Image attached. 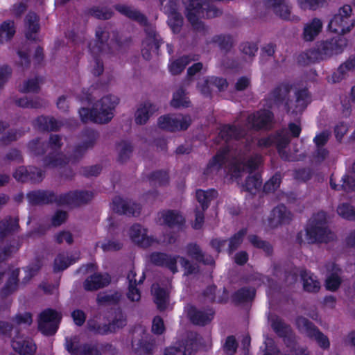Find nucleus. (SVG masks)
Here are the masks:
<instances>
[{"label":"nucleus","mask_w":355,"mask_h":355,"mask_svg":"<svg viewBox=\"0 0 355 355\" xmlns=\"http://www.w3.org/2000/svg\"><path fill=\"white\" fill-rule=\"evenodd\" d=\"M196 87L202 96L211 98L214 89L222 91V78L214 76L205 77L197 83Z\"/></svg>","instance_id":"6ab92c4d"},{"label":"nucleus","mask_w":355,"mask_h":355,"mask_svg":"<svg viewBox=\"0 0 355 355\" xmlns=\"http://www.w3.org/2000/svg\"><path fill=\"white\" fill-rule=\"evenodd\" d=\"M353 172H347L341 180V184H335L334 179L331 178L330 184L332 189L336 190L343 189L347 192L353 191L355 189V163L352 167Z\"/></svg>","instance_id":"e433bc0d"},{"label":"nucleus","mask_w":355,"mask_h":355,"mask_svg":"<svg viewBox=\"0 0 355 355\" xmlns=\"http://www.w3.org/2000/svg\"><path fill=\"white\" fill-rule=\"evenodd\" d=\"M217 196L218 191L214 189L196 190V198L200 204L201 210H200L198 207L195 209V222L192 225L193 229H201L205 220L204 212L208 209L210 202L216 198Z\"/></svg>","instance_id":"0eeeda50"},{"label":"nucleus","mask_w":355,"mask_h":355,"mask_svg":"<svg viewBox=\"0 0 355 355\" xmlns=\"http://www.w3.org/2000/svg\"><path fill=\"white\" fill-rule=\"evenodd\" d=\"M190 101L186 96L185 90L183 87H180L175 92L173 93V98L171 101V105L175 108L189 107L190 105Z\"/></svg>","instance_id":"a18cd8bd"},{"label":"nucleus","mask_w":355,"mask_h":355,"mask_svg":"<svg viewBox=\"0 0 355 355\" xmlns=\"http://www.w3.org/2000/svg\"><path fill=\"white\" fill-rule=\"evenodd\" d=\"M266 5L271 8L275 13L284 19H290L291 7L284 0H265Z\"/></svg>","instance_id":"f704fd0d"},{"label":"nucleus","mask_w":355,"mask_h":355,"mask_svg":"<svg viewBox=\"0 0 355 355\" xmlns=\"http://www.w3.org/2000/svg\"><path fill=\"white\" fill-rule=\"evenodd\" d=\"M15 104L23 108H40L44 107L46 102L38 97L28 98L27 97L19 98L15 100Z\"/></svg>","instance_id":"49530a36"},{"label":"nucleus","mask_w":355,"mask_h":355,"mask_svg":"<svg viewBox=\"0 0 355 355\" xmlns=\"http://www.w3.org/2000/svg\"><path fill=\"white\" fill-rule=\"evenodd\" d=\"M355 69V55L351 57L344 64H341L338 71L331 76V81L334 83L339 82L343 77L344 73L347 71Z\"/></svg>","instance_id":"3c124183"},{"label":"nucleus","mask_w":355,"mask_h":355,"mask_svg":"<svg viewBox=\"0 0 355 355\" xmlns=\"http://www.w3.org/2000/svg\"><path fill=\"white\" fill-rule=\"evenodd\" d=\"M159 220H162L159 224L167 226L169 228L177 227L182 229L185 225V218L181 214L180 211L175 209H164L159 214Z\"/></svg>","instance_id":"f3484780"},{"label":"nucleus","mask_w":355,"mask_h":355,"mask_svg":"<svg viewBox=\"0 0 355 355\" xmlns=\"http://www.w3.org/2000/svg\"><path fill=\"white\" fill-rule=\"evenodd\" d=\"M154 302L160 311H165L167 308L169 294L166 288L157 286L153 291Z\"/></svg>","instance_id":"a19ab883"},{"label":"nucleus","mask_w":355,"mask_h":355,"mask_svg":"<svg viewBox=\"0 0 355 355\" xmlns=\"http://www.w3.org/2000/svg\"><path fill=\"white\" fill-rule=\"evenodd\" d=\"M94 198L92 191L74 190L59 195V203L61 206L69 205L79 207L90 202Z\"/></svg>","instance_id":"9b49d317"},{"label":"nucleus","mask_w":355,"mask_h":355,"mask_svg":"<svg viewBox=\"0 0 355 355\" xmlns=\"http://www.w3.org/2000/svg\"><path fill=\"white\" fill-rule=\"evenodd\" d=\"M76 262L71 257H66L63 253L58 254L53 261V272L63 271Z\"/></svg>","instance_id":"8fccbe9b"},{"label":"nucleus","mask_w":355,"mask_h":355,"mask_svg":"<svg viewBox=\"0 0 355 355\" xmlns=\"http://www.w3.org/2000/svg\"><path fill=\"white\" fill-rule=\"evenodd\" d=\"M261 163V157L256 155L245 164H236L234 165L231 168V175L233 178H237L245 171L252 172L253 170L256 169Z\"/></svg>","instance_id":"a878e982"},{"label":"nucleus","mask_w":355,"mask_h":355,"mask_svg":"<svg viewBox=\"0 0 355 355\" xmlns=\"http://www.w3.org/2000/svg\"><path fill=\"white\" fill-rule=\"evenodd\" d=\"M19 273L20 270L18 268L10 272L4 286L0 290V297L2 300L7 298L17 291L19 285Z\"/></svg>","instance_id":"5701e85b"},{"label":"nucleus","mask_w":355,"mask_h":355,"mask_svg":"<svg viewBox=\"0 0 355 355\" xmlns=\"http://www.w3.org/2000/svg\"><path fill=\"white\" fill-rule=\"evenodd\" d=\"M24 132L20 130H10L8 132L2 136L0 139L1 144L3 146H7L12 141H16L19 137H21Z\"/></svg>","instance_id":"338daca9"},{"label":"nucleus","mask_w":355,"mask_h":355,"mask_svg":"<svg viewBox=\"0 0 355 355\" xmlns=\"http://www.w3.org/2000/svg\"><path fill=\"white\" fill-rule=\"evenodd\" d=\"M299 329L311 338H314L318 343L323 348L329 347L327 338L318 331L306 318H300L297 320Z\"/></svg>","instance_id":"a211bd4d"},{"label":"nucleus","mask_w":355,"mask_h":355,"mask_svg":"<svg viewBox=\"0 0 355 355\" xmlns=\"http://www.w3.org/2000/svg\"><path fill=\"white\" fill-rule=\"evenodd\" d=\"M13 349L21 355H31L35 353L36 346L31 340L17 337L12 340Z\"/></svg>","instance_id":"72a5a7b5"},{"label":"nucleus","mask_w":355,"mask_h":355,"mask_svg":"<svg viewBox=\"0 0 355 355\" xmlns=\"http://www.w3.org/2000/svg\"><path fill=\"white\" fill-rule=\"evenodd\" d=\"M101 313H96L90 317L87 322V329L96 335H109L107 321H104Z\"/></svg>","instance_id":"393cba45"},{"label":"nucleus","mask_w":355,"mask_h":355,"mask_svg":"<svg viewBox=\"0 0 355 355\" xmlns=\"http://www.w3.org/2000/svg\"><path fill=\"white\" fill-rule=\"evenodd\" d=\"M289 138L284 131L281 132L277 137H268L261 139L258 144L261 147H268L272 144H275L279 151L282 153V149L288 144Z\"/></svg>","instance_id":"2f4dec72"},{"label":"nucleus","mask_w":355,"mask_h":355,"mask_svg":"<svg viewBox=\"0 0 355 355\" xmlns=\"http://www.w3.org/2000/svg\"><path fill=\"white\" fill-rule=\"evenodd\" d=\"M222 168V148H219L216 154L209 160L205 169L204 170L203 175L206 179L212 176L214 173H217Z\"/></svg>","instance_id":"ea45409f"},{"label":"nucleus","mask_w":355,"mask_h":355,"mask_svg":"<svg viewBox=\"0 0 355 355\" xmlns=\"http://www.w3.org/2000/svg\"><path fill=\"white\" fill-rule=\"evenodd\" d=\"M304 288L309 292H315L320 288V283L316 277L311 273L304 272L302 274Z\"/></svg>","instance_id":"603ef678"},{"label":"nucleus","mask_w":355,"mask_h":355,"mask_svg":"<svg viewBox=\"0 0 355 355\" xmlns=\"http://www.w3.org/2000/svg\"><path fill=\"white\" fill-rule=\"evenodd\" d=\"M309 103V94L306 90L300 91L297 94V99L294 107H291L293 113L302 112Z\"/></svg>","instance_id":"6e6d98bb"},{"label":"nucleus","mask_w":355,"mask_h":355,"mask_svg":"<svg viewBox=\"0 0 355 355\" xmlns=\"http://www.w3.org/2000/svg\"><path fill=\"white\" fill-rule=\"evenodd\" d=\"M290 219L291 213L284 205H280L272 211L269 216V224L272 227H274L288 222Z\"/></svg>","instance_id":"7c9ffc66"},{"label":"nucleus","mask_w":355,"mask_h":355,"mask_svg":"<svg viewBox=\"0 0 355 355\" xmlns=\"http://www.w3.org/2000/svg\"><path fill=\"white\" fill-rule=\"evenodd\" d=\"M61 316L55 309L48 308L42 311L38 318V329L44 335H54L59 327Z\"/></svg>","instance_id":"1a4fd4ad"},{"label":"nucleus","mask_w":355,"mask_h":355,"mask_svg":"<svg viewBox=\"0 0 355 355\" xmlns=\"http://www.w3.org/2000/svg\"><path fill=\"white\" fill-rule=\"evenodd\" d=\"M15 34V27L13 21H4L0 25V44L10 40Z\"/></svg>","instance_id":"c03bdc74"},{"label":"nucleus","mask_w":355,"mask_h":355,"mask_svg":"<svg viewBox=\"0 0 355 355\" xmlns=\"http://www.w3.org/2000/svg\"><path fill=\"white\" fill-rule=\"evenodd\" d=\"M88 13L98 19H109L113 15V12L110 8L93 7L88 10Z\"/></svg>","instance_id":"13d9d810"},{"label":"nucleus","mask_w":355,"mask_h":355,"mask_svg":"<svg viewBox=\"0 0 355 355\" xmlns=\"http://www.w3.org/2000/svg\"><path fill=\"white\" fill-rule=\"evenodd\" d=\"M192 122L189 115H182L180 118L166 114L158 118L157 123L160 129L171 132L186 130Z\"/></svg>","instance_id":"9d476101"},{"label":"nucleus","mask_w":355,"mask_h":355,"mask_svg":"<svg viewBox=\"0 0 355 355\" xmlns=\"http://www.w3.org/2000/svg\"><path fill=\"white\" fill-rule=\"evenodd\" d=\"M44 177V171L35 166L28 167V182H40Z\"/></svg>","instance_id":"052dcab7"},{"label":"nucleus","mask_w":355,"mask_h":355,"mask_svg":"<svg viewBox=\"0 0 355 355\" xmlns=\"http://www.w3.org/2000/svg\"><path fill=\"white\" fill-rule=\"evenodd\" d=\"M80 137L83 139V141L74 147L71 155L67 156L69 163L73 164L78 163L87 150L94 146L98 139L99 134L92 128H85L81 131Z\"/></svg>","instance_id":"39448f33"},{"label":"nucleus","mask_w":355,"mask_h":355,"mask_svg":"<svg viewBox=\"0 0 355 355\" xmlns=\"http://www.w3.org/2000/svg\"><path fill=\"white\" fill-rule=\"evenodd\" d=\"M19 228V220L17 218H12L10 216H8L3 219L1 220L0 243L3 242L6 236L17 231Z\"/></svg>","instance_id":"c756f323"},{"label":"nucleus","mask_w":355,"mask_h":355,"mask_svg":"<svg viewBox=\"0 0 355 355\" xmlns=\"http://www.w3.org/2000/svg\"><path fill=\"white\" fill-rule=\"evenodd\" d=\"M121 299V294L118 291H110L99 293L96 302L101 305H116Z\"/></svg>","instance_id":"79ce46f5"},{"label":"nucleus","mask_w":355,"mask_h":355,"mask_svg":"<svg viewBox=\"0 0 355 355\" xmlns=\"http://www.w3.org/2000/svg\"><path fill=\"white\" fill-rule=\"evenodd\" d=\"M26 197L31 205H43L55 203L58 206H61V204L59 203V196H57L53 191L42 189L34 190L28 192Z\"/></svg>","instance_id":"ddd939ff"},{"label":"nucleus","mask_w":355,"mask_h":355,"mask_svg":"<svg viewBox=\"0 0 355 355\" xmlns=\"http://www.w3.org/2000/svg\"><path fill=\"white\" fill-rule=\"evenodd\" d=\"M40 89L39 85V78L35 77L24 82V86L19 89L21 93H38Z\"/></svg>","instance_id":"bf43d9fd"},{"label":"nucleus","mask_w":355,"mask_h":355,"mask_svg":"<svg viewBox=\"0 0 355 355\" xmlns=\"http://www.w3.org/2000/svg\"><path fill=\"white\" fill-rule=\"evenodd\" d=\"M111 208L116 214L128 216H139L142 209L139 203L130 200H125L120 196L113 198Z\"/></svg>","instance_id":"f8f14e48"},{"label":"nucleus","mask_w":355,"mask_h":355,"mask_svg":"<svg viewBox=\"0 0 355 355\" xmlns=\"http://www.w3.org/2000/svg\"><path fill=\"white\" fill-rule=\"evenodd\" d=\"M114 8L123 15L144 27L146 37L143 42L144 48L141 49L143 58L150 60L152 51L158 55L160 46L164 42L155 28L149 24L148 17L139 10L128 6L117 4L114 6Z\"/></svg>","instance_id":"f257e3e1"},{"label":"nucleus","mask_w":355,"mask_h":355,"mask_svg":"<svg viewBox=\"0 0 355 355\" xmlns=\"http://www.w3.org/2000/svg\"><path fill=\"white\" fill-rule=\"evenodd\" d=\"M351 14L352 8L348 5L339 9L329 24V31L339 35L349 32L355 24Z\"/></svg>","instance_id":"423d86ee"},{"label":"nucleus","mask_w":355,"mask_h":355,"mask_svg":"<svg viewBox=\"0 0 355 355\" xmlns=\"http://www.w3.org/2000/svg\"><path fill=\"white\" fill-rule=\"evenodd\" d=\"M179 255H171L162 252H153L149 255V260L154 266L166 268L173 274L178 272L177 262Z\"/></svg>","instance_id":"dca6fc26"},{"label":"nucleus","mask_w":355,"mask_h":355,"mask_svg":"<svg viewBox=\"0 0 355 355\" xmlns=\"http://www.w3.org/2000/svg\"><path fill=\"white\" fill-rule=\"evenodd\" d=\"M110 283V278L107 275L95 272L87 277L83 282V288L86 291H95L107 286Z\"/></svg>","instance_id":"4be33fe9"},{"label":"nucleus","mask_w":355,"mask_h":355,"mask_svg":"<svg viewBox=\"0 0 355 355\" xmlns=\"http://www.w3.org/2000/svg\"><path fill=\"white\" fill-rule=\"evenodd\" d=\"M261 185V181L257 174L250 175L248 178L243 187L250 193L255 192Z\"/></svg>","instance_id":"0e129e2a"},{"label":"nucleus","mask_w":355,"mask_h":355,"mask_svg":"<svg viewBox=\"0 0 355 355\" xmlns=\"http://www.w3.org/2000/svg\"><path fill=\"white\" fill-rule=\"evenodd\" d=\"M42 162L45 168L64 166L69 163L67 156L62 153L55 154L51 152L43 157Z\"/></svg>","instance_id":"4c0bfd02"},{"label":"nucleus","mask_w":355,"mask_h":355,"mask_svg":"<svg viewBox=\"0 0 355 355\" xmlns=\"http://www.w3.org/2000/svg\"><path fill=\"white\" fill-rule=\"evenodd\" d=\"M25 37L28 40L36 42L37 33L40 30V18L35 12H30L25 17Z\"/></svg>","instance_id":"b1692460"},{"label":"nucleus","mask_w":355,"mask_h":355,"mask_svg":"<svg viewBox=\"0 0 355 355\" xmlns=\"http://www.w3.org/2000/svg\"><path fill=\"white\" fill-rule=\"evenodd\" d=\"M28 148L33 155L42 156L48 149V144L46 141H41L40 138H35L28 142Z\"/></svg>","instance_id":"de8ad7c7"},{"label":"nucleus","mask_w":355,"mask_h":355,"mask_svg":"<svg viewBox=\"0 0 355 355\" xmlns=\"http://www.w3.org/2000/svg\"><path fill=\"white\" fill-rule=\"evenodd\" d=\"M21 248L19 241H13L0 247V263L6 261L13 253L17 252Z\"/></svg>","instance_id":"864d4df0"},{"label":"nucleus","mask_w":355,"mask_h":355,"mask_svg":"<svg viewBox=\"0 0 355 355\" xmlns=\"http://www.w3.org/2000/svg\"><path fill=\"white\" fill-rule=\"evenodd\" d=\"M318 220L317 218L313 219L304 234L301 233L302 242H327L333 238L332 234L324 226L325 214L321 212L318 214Z\"/></svg>","instance_id":"20e7f679"},{"label":"nucleus","mask_w":355,"mask_h":355,"mask_svg":"<svg viewBox=\"0 0 355 355\" xmlns=\"http://www.w3.org/2000/svg\"><path fill=\"white\" fill-rule=\"evenodd\" d=\"M157 110L156 106L150 103L145 102L140 105L135 114V123L138 125H144L150 116Z\"/></svg>","instance_id":"c85d7f7f"},{"label":"nucleus","mask_w":355,"mask_h":355,"mask_svg":"<svg viewBox=\"0 0 355 355\" xmlns=\"http://www.w3.org/2000/svg\"><path fill=\"white\" fill-rule=\"evenodd\" d=\"M129 234L131 240L142 248H148L153 243V239L147 236V230L140 224H133L130 228Z\"/></svg>","instance_id":"412c9836"},{"label":"nucleus","mask_w":355,"mask_h":355,"mask_svg":"<svg viewBox=\"0 0 355 355\" xmlns=\"http://www.w3.org/2000/svg\"><path fill=\"white\" fill-rule=\"evenodd\" d=\"M338 214L344 218L355 220V209L348 204L343 203L337 209Z\"/></svg>","instance_id":"69168bd1"},{"label":"nucleus","mask_w":355,"mask_h":355,"mask_svg":"<svg viewBox=\"0 0 355 355\" xmlns=\"http://www.w3.org/2000/svg\"><path fill=\"white\" fill-rule=\"evenodd\" d=\"M103 319L107 321L110 334L116 333L124 328L128 323L127 315L120 307L114 309L108 315H103Z\"/></svg>","instance_id":"2eb2a0df"},{"label":"nucleus","mask_w":355,"mask_h":355,"mask_svg":"<svg viewBox=\"0 0 355 355\" xmlns=\"http://www.w3.org/2000/svg\"><path fill=\"white\" fill-rule=\"evenodd\" d=\"M160 10L168 15V24L172 32L178 34L181 31L184 19L178 12L179 0H159Z\"/></svg>","instance_id":"6e6552de"},{"label":"nucleus","mask_w":355,"mask_h":355,"mask_svg":"<svg viewBox=\"0 0 355 355\" xmlns=\"http://www.w3.org/2000/svg\"><path fill=\"white\" fill-rule=\"evenodd\" d=\"M148 179L152 186H166L169 182L168 173L164 170L153 171L148 175Z\"/></svg>","instance_id":"37998d69"},{"label":"nucleus","mask_w":355,"mask_h":355,"mask_svg":"<svg viewBox=\"0 0 355 355\" xmlns=\"http://www.w3.org/2000/svg\"><path fill=\"white\" fill-rule=\"evenodd\" d=\"M272 120V115L270 112L263 110L250 115L248 121L252 128H267Z\"/></svg>","instance_id":"cd10ccee"},{"label":"nucleus","mask_w":355,"mask_h":355,"mask_svg":"<svg viewBox=\"0 0 355 355\" xmlns=\"http://www.w3.org/2000/svg\"><path fill=\"white\" fill-rule=\"evenodd\" d=\"M40 131H57L60 125L53 117L40 116L33 123Z\"/></svg>","instance_id":"c9c22d12"},{"label":"nucleus","mask_w":355,"mask_h":355,"mask_svg":"<svg viewBox=\"0 0 355 355\" xmlns=\"http://www.w3.org/2000/svg\"><path fill=\"white\" fill-rule=\"evenodd\" d=\"M345 45L346 42L343 39H339L338 40H332L330 42L320 44L318 46V51L321 54L322 58H323V56H329L340 53Z\"/></svg>","instance_id":"bb28decb"},{"label":"nucleus","mask_w":355,"mask_h":355,"mask_svg":"<svg viewBox=\"0 0 355 355\" xmlns=\"http://www.w3.org/2000/svg\"><path fill=\"white\" fill-rule=\"evenodd\" d=\"M117 147H120L118 161L120 163L127 162L132 153L133 147L130 142L122 140L117 144Z\"/></svg>","instance_id":"5fc2aeb1"},{"label":"nucleus","mask_w":355,"mask_h":355,"mask_svg":"<svg viewBox=\"0 0 355 355\" xmlns=\"http://www.w3.org/2000/svg\"><path fill=\"white\" fill-rule=\"evenodd\" d=\"M119 99L117 96L109 94L102 97L95 103L92 107H81L78 110L83 123L92 121L96 123L105 124L114 117V111Z\"/></svg>","instance_id":"f03ea898"},{"label":"nucleus","mask_w":355,"mask_h":355,"mask_svg":"<svg viewBox=\"0 0 355 355\" xmlns=\"http://www.w3.org/2000/svg\"><path fill=\"white\" fill-rule=\"evenodd\" d=\"M95 40L88 44L90 53L92 55L94 60V65L92 73L94 76H100L104 71V65L100 54L103 53H110L112 47L109 43L110 35L105 26H99L96 28Z\"/></svg>","instance_id":"7ed1b4c3"},{"label":"nucleus","mask_w":355,"mask_h":355,"mask_svg":"<svg viewBox=\"0 0 355 355\" xmlns=\"http://www.w3.org/2000/svg\"><path fill=\"white\" fill-rule=\"evenodd\" d=\"M324 0H297L299 8L303 10H315L324 4Z\"/></svg>","instance_id":"e2e57ef3"},{"label":"nucleus","mask_w":355,"mask_h":355,"mask_svg":"<svg viewBox=\"0 0 355 355\" xmlns=\"http://www.w3.org/2000/svg\"><path fill=\"white\" fill-rule=\"evenodd\" d=\"M135 352L140 355H152L155 345V341L151 336H145L132 343Z\"/></svg>","instance_id":"473e14b6"},{"label":"nucleus","mask_w":355,"mask_h":355,"mask_svg":"<svg viewBox=\"0 0 355 355\" xmlns=\"http://www.w3.org/2000/svg\"><path fill=\"white\" fill-rule=\"evenodd\" d=\"M164 355H187V347L180 342L175 346L166 347L164 350Z\"/></svg>","instance_id":"774afa93"},{"label":"nucleus","mask_w":355,"mask_h":355,"mask_svg":"<svg viewBox=\"0 0 355 355\" xmlns=\"http://www.w3.org/2000/svg\"><path fill=\"white\" fill-rule=\"evenodd\" d=\"M332 272L329 275L326 280V287L328 290L335 291L336 290L340 284V269L336 266L332 265Z\"/></svg>","instance_id":"4d7b16f0"},{"label":"nucleus","mask_w":355,"mask_h":355,"mask_svg":"<svg viewBox=\"0 0 355 355\" xmlns=\"http://www.w3.org/2000/svg\"><path fill=\"white\" fill-rule=\"evenodd\" d=\"M191 59L189 55H183L173 61L168 67L172 75L180 74L189 64Z\"/></svg>","instance_id":"09e8293b"},{"label":"nucleus","mask_w":355,"mask_h":355,"mask_svg":"<svg viewBox=\"0 0 355 355\" xmlns=\"http://www.w3.org/2000/svg\"><path fill=\"white\" fill-rule=\"evenodd\" d=\"M67 351L71 355H102L97 345L84 343L75 345L71 340H67L65 344Z\"/></svg>","instance_id":"aec40b11"},{"label":"nucleus","mask_w":355,"mask_h":355,"mask_svg":"<svg viewBox=\"0 0 355 355\" xmlns=\"http://www.w3.org/2000/svg\"><path fill=\"white\" fill-rule=\"evenodd\" d=\"M198 334H191L188 337L185 341H182L180 343L187 347V354L191 355L193 352H196L198 348Z\"/></svg>","instance_id":"680f3d73"},{"label":"nucleus","mask_w":355,"mask_h":355,"mask_svg":"<svg viewBox=\"0 0 355 355\" xmlns=\"http://www.w3.org/2000/svg\"><path fill=\"white\" fill-rule=\"evenodd\" d=\"M322 28V22L320 19L315 18L306 23L304 27L303 38L306 41H312L320 33Z\"/></svg>","instance_id":"58836bf2"},{"label":"nucleus","mask_w":355,"mask_h":355,"mask_svg":"<svg viewBox=\"0 0 355 355\" xmlns=\"http://www.w3.org/2000/svg\"><path fill=\"white\" fill-rule=\"evenodd\" d=\"M214 311L211 309H199L194 305H190L187 311V317L191 324L205 327L214 318Z\"/></svg>","instance_id":"4468645a"}]
</instances>
